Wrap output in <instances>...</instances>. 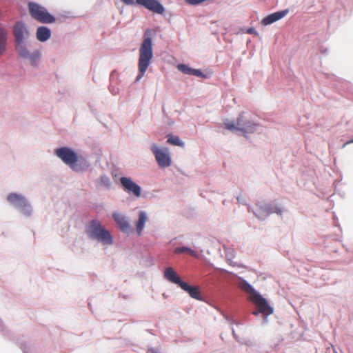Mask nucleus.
I'll return each instance as SVG.
<instances>
[{"mask_svg": "<svg viewBox=\"0 0 353 353\" xmlns=\"http://www.w3.org/2000/svg\"><path fill=\"white\" fill-rule=\"evenodd\" d=\"M164 278L169 282L176 284L179 287H181L182 283H184L183 281H181L179 276L176 274L174 269L171 267H168L165 269Z\"/></svg>", "mask_w": 353, "mask_h": 353, "instance_id": "nucleus-15", "label": "nucleus"}, {"mask_svg": "<svg viewBox=\"0 0 353 353\" xmlns=\"http://www.w3.org/2000/svg\"><path fill=\"white\" fill-rule=\"evenodd\" d=\"M101 183L105 185V187L109 188L110 186L111 182L110 181L109 177L107 176H101L100 178Z\"/></svg>", "mask_w": 353, "mask_h": 353, "instance_id": "nucleus-26", "label": "nucleus"}, {"mask_svg": "<svg viewBox=\"0 0 353 353\" xmlns=\"http://www.w3.org/2000/svg\"><path fill=\"white\" fill-rule=\"evenodd\" d=\"M8 201L14 207L19 209L25 216H30L32 208L26 199L21 194L11 193L7 197Z\"/></svg>", "mask_w": 353, "mask_h": 353, "instance_id": "nucleus-8", "label": "nucleus"}, {"mask_svg": "<svg viewBox=\"0 0 353 353\" xmlns=\"http://www.w3.org/2000/svg\"><path fill=\"white\" fill-rule=\"evenodd\" d=\"M175 254H181V253H187L190 254L192 256H194L195 258H198L199 256V254L196 253L194 250H192L191 248L188 247H179L176 248L174 250Z\"/></svg>", "mask_w": 353, "mask_h": 353, "instance_id": "nucleus-22", "label": "nucleus"}, {"mask_svg": "<svg viewBox=\"0 0 353 353\" xmlns=\"http://www.w3.org/2000/svg\"><path fill=\"white\" fill-rule=\"evenodd\" d=\"M13 35L15 41L16 52L24 51V48L30 46V32L22 22H17L13 27Z\"/></svg>", "mask_w": 353, "mask_h": 353, "instance_id": "nucleus-5", "label": "nucleus"}, {"mask_svg": "<svg viewBox=\"0 0 353 353\" xmlns=\"http://www.w3.org/2000/svg\"><path fill=\"white\" fill-rule=\"evenodd\" d=\"M150 150L160 168H168L171 165L172 159L168 148H159L157 144L153 143L150 146Z\"/></svg>", "mask_w": 353, "mask_h": 353, "instance_id": "nucleus-7", "label": "nucleus"}, {"mask_svg": "<svg viewBox=\"0 0 353 353\" xmlns=\"http://www.w3.org/2000/svg\"><path fill=\"white\" fill-rule=\"evenodd\" d=\"M247 32L249 34H252V33L255 32V30L254 28H251L248 30Z\"/></svg>", "mask_w": 353, "mask_h": 353, "instance_id": "nucleus-30", "label": "nucleus"}, {"mask_svg": "<svg viewBox=\"0 0 353 353\" xmlns=\"http://www.w3.org/2000/svg\"><path fill=\"white\" fill-rule=\"evenodd\" d=\"M239 287L245 292L250 294V299L253 301L258 308L263 312L265 316L272 314L273 309L268 303L267 301L262 297L256 291L254 290L251 285H250L246 281L241 280L239 284Z\"/></svg>", "mask_w": 353, "mask_h": 353, "instance_id": "nucleus-4", "label": "nucleus"}, {"mask_svg": "<svg viewBox=\"0 0 353 353\" xmlns=\"http://www.w3.org/2000/svg\"><path fill=\"white\" fill-rule=\"evenodd\" d=\"M225 257H226L227 260L230 263H232V260L234 257V251L231 248H225Z\"/></svg>", "mask_w": 353, "mask_h": 353, "instance_id": "nucleus-25", "label": "nucleus"}, {"mask_svg": "<svg viewBox=\"0 0 353 353\" xmlns=\"http://www.w3.org/2000/svg\"><path fill=\"white\" fill-rule=\"evenodd\" d=\"M167 142L173 145L183 147L184 143L178 136L168 135Z\"/></svg>", "mask_w": 353, "mask_h": 353, "instance_id": "nucleus-23", "label": "nucleus"}, {"mask_svg": "<svg viewBox=\"0 0 353 353\" xmlns=\"http://www.w3.org/2000/svg\"><path fill=\"white\" fill-rule=\"evenodd\" d=\"M353 142V140L350 141H348L345 143L343 144V147H345L347 144H348L349 143H352Z\"/></svg>", "mask_w": 353, "mask_h": 353, "instance_id": "nucleus-33", "label": "nucleus"}, {"mask_svg": "<svg viewBox=\"0 0 353 353\" xmlns=\"http://www.w3.org/2000/svg\"><path fill=\"white\" fill-rule=\"evenodd\" d=\"M112 217L119 228L122 232H129L130 230V225L129 224L127 217L119 212H114Z\"/></svg>", "mask_w": 353, "mask_h": 353, "instance_id": "nucleus-14", "label": "nucleus"}, {"mask_svg": "<svg viewBox=\"0 0 353 353\" xmlns=\"http://www.w3.org/2000/svg\"><path fill=\"white\" fill-rule=\"evenodd\" d=\"M28 9L31 17L41 23H52L56 21L55 18L48 12L46 8L38 3L30 2Z\"/></svg>", "mask_w": 353, "mask_h": 353, "instance_id": "nucleus-6", "label": "nucleus"}, {"mask_svg": "<svg viewBox=\"0 0 353 353\" xmlns=\"http://www.w3.org/2000/svg\"><path fill=\"white\" fill-rule=\"evenodd\" d=\"M288 10H285L269 14L262 20V23L265 26L272 24L274 22L283 18L288 14Z\"/></svg>", "mask_w": 353, "mask_h": 353, "instance_id": "nucleus-16", "label": "nucleus"}, {"mask_svg": "<svg viewBox=\"0 0 353 353\" xmlns=\"http://www.w3.org/2000/svg\"><path fill=\"white\" fill-rule=\"evenodd\" d=\"M199 77L205 78L206 75L203 74L200 70L192 68V74Z\"/></svg>", "mask_w": 353, "mask_h": 353, "instance_id": "nucleus-27", "label": "nucleus"}, {"mask_svg": "<svg viewBox=\"0 0 353 353\" xmlns=\"http://www.w3.org/2000/svg\"><path fill=\"white\" fill-rule=\"evenodd\" d=\"M111 92L117 93V92H114L113 90H111Z\"/></svg>", "mask_w": 353, "mask_h": 353, "instance_id": "nucleus-34", "label": "nucleus"}, {"mask_svg": "<svg viewBox=\"0 0 353 353\" xmlns=\"http://www.w3.org/2000/svg\"><path fill=\"white\" fill-rule=\"evenodd\" d=\"M54 154L75 172L85 171L90 167V163L83 156L77 154L70 148H57L54 150Z\"/></svg>", "mask_w": 353, "mask_h": 353, "instance_id": "nucleus-1", "label": "nucleus"}, {"mask_svg": "<svg viewBox=\"0 0 353 353\" xmlns=\"http://www.w3.org/2000/svg\"><path fill=\"white\" fill-rule=\"evenodd\" d=\"M136 3L155 13L163 14L165 11L163 6L157 0H136Z\"/></svg>", "mask_w": 353, "mask_h": 353, "instance_id": "nucleus-11", "label": "nucleus"}, {"mask_svg": "<svg viewBox=\"0 0 353 353\" xmlns=\"http://www.w3.org/2000/svg\"><path fill=\"white\" fill-rule=\"evenodd\" d=\"M282 210L279 207L270 203H264L258 205L254 211V215L261 220L265 219L270 214H281Z\"/></svg>", "mask_w": 353, "mask_h": 353, "instance_id": "nucleus-9", "label": "nucleus"}, {"mask_svg": "<svg viewBox=\"0 0 353 353\" xmlns=\"http://www.w3.org/2000/svg\"><path fill=\"white\" fill-rule=\"evenodd\" d=\"M147 221H148L147 213L144 211L139 212V219L137 223V230L138 234H141V232L144 228L145 223Z\"/></svg>", "mask_w": 353, "mask_h": 353, "instance_id": "nucleus-21", "label": "nucleus"}, {"mask_svg": "<svg viewBox=\"0 0 353 353\" xmlns=\"http://www.w3.org/2000/svg\"><path fill=\"white\" fill-rule=\"evenodd\" d=\"M36 36L39 41L45 42L50 38L51 31L48 27L41 26L37 28Z\"/></svg>", "mask_w": 353, "mask_h": 353, "instance_id": "nucleus-18", "label": "nucleus"}, {"mask_svg": "<svg viewBox=\"0 0 353 353\" xmlns=\"http://www.w3.org/2000/svg\"><path fill=\"white\" fill-rule=\"evenodd\" d=\"M85 234L91 240L97 241L103 245L113 244L110 232L98 220L94 219L88 222L85 226Z\"/></svg>", "mask_w": 353, "mask_h": 353, "instance_id": "nucleus-3", "label": "nucleus"}, {"mask_svg": "<svg viewBox=\"0 0 353 353\" xmlns=\"http://www.w3.org/2000/svg\"><path fill=\"white\" fill-rule=\"evenodd\" d=\"M335 353H337L336 352H335Z\"/></svg>", "mask_w": 353, "mask_h": 353, "instance_id": "nucleus-35", "label": "nucleus"}, {"mask_svg": "<svg viewBox=\"0 0 353 353\" xmlns=\"http://www.w3.org/2000/svg\"><path fill=\"white\" fill-rule=\"evenodd\" d=\"M8 32L0 26V56L2 55L7 48Z\"/></svg>", "mask_w": 353, "mask_h": 353, "instance_id": "nucleus-19", "label": "nucleus"}, {"mask_svg": "<svg viewBox=\"0 0 353 353\" xmlns=\"http://www.w3.org/2000/svg\"><path fill=\"white\" fill-rule=\"evenodd\" d=\"M147 353H159V352L157 350H155L154 348H150L147 351Z\"/></svg>", "mask_w": 353, "mask_h": 353, "instance_id": "nucleus-29", "label": "nucleus"}, {"mask_svg": "<svg viewBox=\"0 0 353 353\" xmlns=\"http://www.w3.org/2000/svg\"><path fill=\"white\" fill-rule=\"evenodd\" d=\"M120 183L125 191L137 197L141 196V187L134 182L131 178L123 176L120 179Z\"/></svg>", "mask_w": 353, "mask_h": 353, "instance_id": "nucleus-10", "label": "nucleus"}, {"mask_svg": "<svg viewBox=\"0 0 353 353\" xmlns=\"http://www.w3.org/2000/svg\"><path fill=\"white\" fill-rule=\"evenodd\" d=\"M259 125L252 122V121L247 119L243 123V128H241V132L244 134L247 133H253L256 131Z\"/></svg>", "mask_w": 353, "mask_h": 353, "instance_id": "nucleus-20", "label": "nucleus"}, {"mask_svg": "<svg viewBox=\"0 0 353 353\" xmlns=\"http://www.w3.org/2000/svg\"><path fill=\"white\" fill-rule=\"evenodd\" d=\"M28 48L29 47L25 48L24 51H19L17 53L21 58L28 59L31 65H37L41 58V52L39 50H35L32 52H30Z\"/></svg>", "mask_w": 353, "mask_h": 353, "instance_id": "nucleus-13", "label": "nucleus"}, {"mask_svg": "<svg viewBox=\"0 0 353 353\" xmlns=\"http://www.w3.org/2000/svg\"><path fill=\"white\" fill-rule=\"evenodd\" d=\"M246 118L245 117L244 112H241L237 119L236 122L232 120L225 119L223 121V124L226 129L230 131H241V128H243V123H245Z\"/></svg>", "mask_w": 353, "mask_h": 353, "instance_id": "nucleus-12", "label": "nucleus"}, {"mask_svg": "<svg viewBox=\"0 0 353 353\" xmlns=\"http://www.w3.org/2000/svg\"><path fill=\"white\" fill-rule=\"evenodd\" d=\"M124 3H125L126 5H129V6H134L136 3V1H134V0H121Z\"/></svg>", "mask_w": 353, "mask_h": 353, "instance_id": "nucleus-28", "label": "nucleus"}, {"mask_svg": "<svg viewBox=\"0 0 353 353\" xmlns=\"http://www.w3.org/2000/svg\"><path fill=\"white\" fill-rule=\"evenodd\" d=\"M232 335L235 338L236 340L239 341L238 336H236V334L234 329L232 330Z\"/></svg>", "mask_w": 353, "mask_h": 353, "instance_id": "nucleus-31", "label": "nucleus"}, {"mask_svg": "<svg viewBox=\"0 0 353 353\" xmlns=\"http://www.w3.org/2000/svg\"><path fill=\"white\" fill-rule=\"evenodd\" d=\"M177 68L179 71H181L183 74H190V75L192 74V68H190L188 65H187L185 64H183V63L179 64L177 65Z\"/></svg>", "mask_w": 353, "mask_h": 353, "instance_id": "nucleus-24", "label": "nucleus"}, {"mask_svg": "<svg viewBox=\"0 0 353 353\" xmlns=\"http://www.w3.org/2000/svg\"><path fill=\"white\" fill-rule=\"evenodd\" d=\"M259 310H260V309L259 308ZM259 312L263 313L261 310H259V311H253V312H252V314H254V315H255V316H257V315L259 314Z\"/></svg>", "mask_w": 353, "mask_h": 353, "instance_id": "nucleus-32", "label": "nucleus"}, {"mask_svg": "<svg viewBox=\"0 0 353 353\" xmlns=\"http://www.w3.org/2000/svg\"><path fill=\"white\" fill-rule=\"evenodd\" d=\"M182 290L189 294V295L196 300L201 301L202 297L200 294L199 288L196 286H191L187 283L184 282L180 287Z\"/></svg>", "mask_w": 353, "mask_h": 353, "instance_id": "nucleus-17", "label": "nucleus"}, {"mask_svg": "<svg viewBox=\"0 0 353 353\" xmlns=\"http://www.w3.org/2000/svg\"><path fill=\"white\" fill-rule=\"evenodd\" d=\"M152 57V41L150 30H147L144 34V38L139 48L138 60L139 74L135 79L136 82L139 81L145 75L148 68L151 64Z\"/></svg>", "mask_w": 353, "mask_h": 353, "instance_id": "nucleus-2", "label": "nucleus"}]
</instances>
